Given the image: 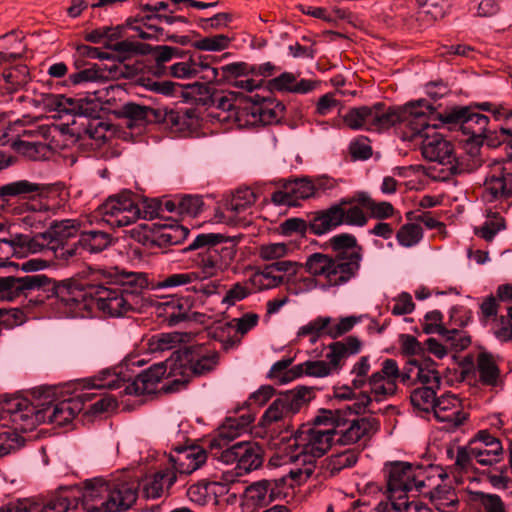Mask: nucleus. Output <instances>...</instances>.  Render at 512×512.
Masks as SVG:
<instances>
[{"instance_id": "obj_1", "label": "nucleus", "mask_w": 512, "mask_h": 512, "mask_svg": "<svg viewBox=\"0 0 512 512\" xmlns=\"http://www.w3.org/2000/svg\"><path fill=\"white\" fill-rule=\"evenodd\" d=\"M93 274L101 281L99 284L68 279L54 285V305L61 316L84 318L94 305L110 317H123L135 309L137 297L128 289L119 287L111 271L99 269Z\"/></svg>"}, {"instance_id": "obj_2", "label": "nucleus", "mask_w": 512, "mask_h": 512, "mask_svg": "<svg viewBox=\"0 0 512 512\" xmlns=\"http://www.w3.org/2000/svg\"><path fill=\"white\" fill-rule=\"evenodd\" d=\"M334 256L313 253L305 262V270L311 277L303 278L308 287H319L326 291L339 288L354 279L363 260V247L350 233L334 235L329 240Z\"/></svg>"}, {"instance_id": "obj_3", "label": "nucleus", "mask_w": 512, "mask_h": 512, "mask_svg": "<svg viewBox=\"0 0 512 512\" xmlns=\"http://www.w3.org/2000/svg\"><path fill=\"white\" fill-rule=\"evenodd\" d=\"M334 436L318 427H303L287 446L271 457L272 466L293 464L289 475L296 484L305 482L316 468V459L322 457L332 446Z\"/></svg>"}, {"instance_id": "obj_4", "label": "nucleus", "mask_w": 512, "mask_h": 512, "mask_svg": "<svg viewBox=\"0 0 512 512\" xmlns=\"http://www.w3.org/2000/svg\"><path fill=\"white\" fill-rule=\"evenodd\" d=\"M370 356H361L352 366V386L355 389H363L368 386L369 391H362L360 397L347 409L355 414L366 411L372 400L384 401L396 394L398 383H403V369L399 368L396 360L384 359L379 368L370 374Z\"/></svg>"}, {"instance_id": "obj_5", "label": "nucleus", "mask_w": 512, "mask_h": 512, "mask_svg": "<svg viewBox=\"0 0 512 512\" xmlns=\"http://www.w3.org/2000/svg\"><path fill=\"white\" fill-rule=\"evenodd\" d=\"M200 250L195 258L196 273L206 280L224 272L237 252V241L220 233H201L185 248V251Z\"/></svg>"}, {"instance_id": "obj_6", "label": "nucleus", "mask_w": 512, "mask_h": 512, "mask_svg": "<svg viewBox=\"0 0 512 512\" xmlns=\"http://www.w3.org/2000/svg\"><path fill=\"white\" fill-rule=\"evenodd\" d=\"M170 358L164 362L152 365L137 375L133 380H125L114 370H103L98 375L86 381L88 387L98 389L123 388L126 395H143L153 393L162 378H171L168 390H177L181 383L175 382V377L169 375Z\"/></svg>"}, {"instance_id": "obj_7", "label": "nucleus", "mask_w": 512, "mask_h": 512, "mask_svg": "<svg viewBox=\"0 0 512 512\" xmlns=\"http://www.w3.org/2000/svg\"><path fill=\"white\" fill-rule=\"evenodd\" d=\"M428 109L429 102L424 99L411 101L403 106L375 103L371 106L370 131L382 132L397 127L400 130L401 139L407 141L417 134L416 124Z\"/></svg>"}, {"instance_id": "obj_8", "label": "nucleus", "mask_w": 512, "mask_h": 512, "mask_svg": "<svg viewBox=\"0 0 512 512\" xmlns=\"http://www.w3.org/2000/svg\"><path fill=\"white\" fill-rule=\"evenodd\" d=\"M441 116L443 115L429 103V109L424 111L423 117L416 124L417 134L407 141L420 144L425 159L451 165L455 160L453 146L437 131Z\"/></svg>"}, {"instance_id": "obj_9", "label": "nucleus", "mask_w": 512, "mask_h": 512, "mask_svg": "<svg viewBox=\"0 0 512 512\" xmlns=\"http://www.w3.org/2000/svg\"><path fill=\"white\" fill-rule=\"evenodd\" d=\"M219 362V354L206 345H192L175 351L170 357L169 375L175 382L186 384L193 376L213 371Z\"/></svg>"}, {"instance_id": "obj_10", "label": "nucleus", "mask_w": 512, "mask_h": 512, "mask_svg": "<svg viewBox=\"0 0 512 512\" xmlns=\"http://www.w3.org/2000/svg\"><path fill=\"white\" fill-rule=\"evenodd\" d=\"M436 468L433 466L412 465L408 462H392L385 465L384 473L387 480L389 500L398 495H407L409 491L423 492L431 487Z\"/></svg>"}, {"instance_id": "obj_11", "label": "nucleus", "mask_w": 512, "mask_h": 512, "mask_svg": "<svg viewBox=\"0 0 512 512\" xmlns=\"http://www.w3.org/2000/svg\"><path fill=\"white\" fill-rule=\"evenodd\" d=\"M512 196V158L494 162L486 175L482 200L488 204L497 203L501 209L508 207V199Z\"/></svg>"}, {"instance_id": "obj_12", "label": "nucleus", "mask_w": 512, "mask_h": 512, "mask_svg": "<svg viewBox=\"0 0 512 512\" xmlns=\"http://www.w3.org/2000/svg\"><path fill=\"white\" fill-rule=\"evenodd\" d=\"M296 484L289 475V471L279 478L262 479L251 483L244 492V501L247 505L259 508L269 503L284 498Z\"/></svg>"}, {"instance_id": "obj_13", "label": "nucleus", "mask_w": 512, "mask_h": 512, "mask_svg": "<svg viewBox=\"0 0 512 512\" xmlns=\"http://www.w3.org/2000/svg\"><path fill=\"white\" fill-rule=\"evenodd\" d=\"M103 221L112 228L128 226L140 217V208L130 192L109 197L99 209Z\"/></svg>"}, {"instance_id": "obj_14", "label": "nucleus", "mask_w": 512, "mask_h": 512, "mask_svg": "<svg viewBox=\"0 0 512 512\" xmlns=\"http://www.w3.org/2000/svg\"><path fill=\"white\" fill-rule=\"evenodd\" d=\"M310 394V390L305 387L295 388L281 394L262 415L261 425L268 427L297 413L308 402Z\"/></svg>"}, {"instance_id": "obj_15", "label": "nucleus", "mask_w": 512, "mask_h": 512, "mask_svg": "<svg viewBox=\"0 0 512 512\" xmlns=\"http://www.w3.org/2000/svg\"><path fill=\"white\" fill-rule=\"evenodd\" d=\"M175 9H170L163 14H147L141 18H134L127 20V26L136 36L143 40H172L176 41L175 36L165 34L162 27L155 24L154 21L159 23H166L167 25H174L176 23L186 24L187 19L184 16L173 15Z\"/></svg>"}, {"instance_id": "obj_16", "label": "nucleus", "mask_w": 512, "mask_h": 512, "mask_svg": "<svg viewBox=\"0 0 512 512\" xmlns=\"http://www.w3.org/2000/svg\"><path fill=\"white\" fill-rule=\"evenodd\" d=\"M80 495L77 489L60 488L49 500L43 504L33 503L24 499L12 502L0 508V512H68L76 509L71 498Z\"/></svg>"}, {"instance_id": "obj_17", "label": "nucleus", "mask_w": 512, "mask_h": 512, "mask_svg": "<svg viewBox=\"0 0 512 512\" xmlns=\"http://www.w3.org/2000/svg\"><path fill=\"white\" fill-rule=\"evenodd\" d=\"M379 430V421L372 416L346 419L344 416L336 425L335 442L341 445H351L361 439L370 437Z\"/></svg>"}, {"instance_id": "obj_18", "label": "nucleus", "mask_w": 512, "mask_h": 512, "mask_svg": "<svg viewBox=\"0 0 512 512\" xmlns=\"http://www.w3.org/2000/svg\"><path fill=\"white\" fill-rule=\"evenodd\" d=\"M247 103L246 125H270L281 120L284 114V106L272 99L255 94L249 97Z\"/></svg>"}, {"instance_id": "obj_19", "label": "nucleus", "mask_w": 512, "mask_h": 512, "mask_svg": "<svg viewBox=\"0 0 512 512\" xmlns=\"http://www.w3.org/2000/svg\"><path fill=\"white\" fill-rule=\"evenodd\" d=\"M471 453L477 464L492 466L497 464L503 455V446L499 438L488 430L478 431L469 441Z\"/></svg>"}, {"instance_id": "obj_20", "label": "nucleus", "mask_w": 512, "mask_h": 512, "mask_svg": "<svg viewBox=\"0 0 512 512\" xmlns=\"http://www.w3.org/2000/svg\"><path fill=\"white\" fill-rule=\"evenodd\" d=\"M213 110L210 117L221 123H233L237 126H245L247 104L243 107L237 105V100L232 93H214L211 95Z\"/></svg>"}, {"instance_id": "obj_21", "label": "nucleus", "mask_w": 512, "mask_h": 512, "mask_svg": "<svg viewBox=\"0 0 512 512\" xmlns=\"http://www.w3.org/2000/svg\"><path fill=\"white\" fill-rule=\"evenodd\" d=\"M65 488L79 490L80 495L71 498L75 508L81 503L86 512H101L103 508L101 502H106L109 498L110 483L102 478H95L87 480L84 483V487L71 486Z\"/></svg>"}, {"instance_id": "obj_22", "label": "nucleus", "mask_w": 512, "mask_h": 512, "mask_svg": "<svg viewBox=\"0 0 512 512\" xmlns=\"http://www.w3.org/2000/svg\"><path fill=\"white\" fill-rule=\"evenodd\" d=\"M417 382L423 387L440 388L441 377L433 361L411 359L407 362L403 368V384L412 386Z\"/></svg>"}, {"instance_id": "obj_23", "label": "nucleus", "mask_w": 512, "mask_h": 512, "mask_svg": "<svg viewBox=\"0 0 512 512\" xmlns=\"http://www.w3.org/2000/svg\"><path fill=\"white\" fill-rule=\"evenodd\" d=\"M441 123H459L461 130L472 137H483L488 129L489 118L466 107L455 108L441 116Z\"/></svg>"}, {"instance_id": "obj_24", "label": "nucleus", "mask_w": 512, "mask_h": 512, "mask_svg": "<svg viewBox=\"0 0 512 512\" xmlns=\"http://www.w3.org/2000/svg\"><path fill=\"white\" fill-rule=\"evenodd\" d=\"M208 452L200 446L175 449L169 455V464L176 475H189L201 468L207 461Z\"/></svg>"}, {"instance_id": "obj_25", "label": "nucleus", "mask_w": 512, "mask_h": 512, "mask_svg": "<svg viewBox=\"0 0 512 512\" xmlns=\"http://www.w3.org/2000/svg\"><path fill=\"white\" fill-rule=\"evenodd\" d=\"M315 195V186L309 178H300L287 181L282 189L275 191L271 200L275 205L297 206L300 200L308 199Z\"/></svg>"}, {"instance_id": "obj_26", "label": "nucleus", "mask_w": 512, "mask_h": 512, "mask_svg": "<svg viewBox=\"0 0 512 512\" xmlns=\"http://www.w3.org/2000/svg\"><path fill=\"white\" fill-rule=\"evenodd\" d=\"M298 264L293 261H277L266 265L256 271L250 278V283L255 290H268L278 287L283 281V273L292 271L295 273Z\"/></svg>"}, {"instance_id": "obj_27", "label": "nucleus", "mask_w": 512, "mask_h": 512, "mask_svg": "<svg viewBox=\"0 0 512 512\" xmlns=\"http://www.w3.org/2000/svg\"><path fill=\"white\" fill-rule=\"evenodd\" d=\"M43 245L24 234L11 235L10 238H0V267L13 265L9 260L13 257H22L27 253H37Z\"/></svg>"}, {"instance_id": "obj_28", "label": "nucleus", "mask_w": 512, "mask_h": 512, "mask_svg": "<svg viewBox=\"0 0 512 512\" xmlns=\"http://www.w3.org/2000/svg\"><path fill=\"white\" fill-rule=\"evenodd\" d=\"M435 478L431 482V487L423 489L421 494L428 495L432 504L440 512H457L459 500L454 489L447 484H442L444 479L442 474L436 469Z\"/></svg>"}, {"instance_id": "obj_29", "label": "nucleus", "mask_w": 512, "mask_h": 512, "mask_svg": "<svg viewBox=\"0 0 512 512\" xmlns=\"http://www.w3.org/2000/svg\"><path fill=\"white\" fill-rule=\"evenodd\" d=\"M48 282V277L40 274L24 277H0V299L13 300L21 293L38 289Z\"/></svg>"}, {"instance_id": "obj_30", "label": "nucleus", "mask_w": 512, "mask_h": 512, "mask_svg": "<svg viewBox=\"0 0 512 512\" xmlns=\"http://www.w3.org/2000/svg\"><path fill=\"white\" fill-rule=\"evenodd\" d=\"M433 412L439 422L445 423V428L455 429L466 420L460 400L453 394H443L437 398Z\"/></svg>"}, {"instance_id": "obj_31", "label": "nucleus", "mask_w": 512, "mask_h": 512, "mask_svg": "<svg viewBox=\"0 0 512 512\" xmlns=\"http://www.w3.org/2000/svg\"><path fill=\"white\" fill-rule=\"evenodd\" d=\"M354 204L353 197L342 198L337 204L316 214L310 223V230L315 235L326 234L343 225V206Z\"/></svg>"}, {"instance_id": "obj_32", "label": "nucleus", "mask_w": 512, "mask_h": 512, "mask_svg": "<svg viewBox=\"0 0 512 512\" xmlns=\"http://www.w3.org/2000/svg\"><path fill=\"white\" fill-rule=\"evenodd\" d=\"M138 495V483L136 481H118L110 483L109 498L101 502L105 510H125L130 508Z\"/></svg>"}, {"instance_id": "obj_33", "label": "nucleus", "mask_w": 512, "mask_h": 512, "mask_svg": "<svg viewBox=\"0 0 512 512\" xmlns=\"http://www.w3.org/2000/svg\"><path fill=\"white\" fill-rule=\"evenodd\" d=\"M475 370L481 385L491 389H497L503 386V377L500 368L492 354L480 352L476 359Z\"/></svg>"}, {"instance_id": "obj_34", "label": "nucleus", "mask_w": 512, "mask_h": 512, "mask_svg": "<svg viewBox=\"0 0 512 512\" xmlns=\"http://www.w3.org/2000/svg\"><path fill=\"white\" fill-rule=\"evenodd\" d=\"M222 79L229 81L234 78L235 87L253 91L262 85V80L248 78L251 73H255V68L244 62L231 63L221 67Z\"/></svg>"}, {"instance_id": "obj_35", "label": "nucleus", "mask_w": 512, "mask_h": 512, "mask_svg": "<svg viewBox=\"0 0 512 512\" xmlns=\"http://www.w3.org/2000/svg\"><path fill=\"white\" fill-rule=\"evenodd\" d=\"M254 421L251 414H243L237 417H228L218 428L216 436L212 439L215 445L229 444L231 441L241 436L249 430Z\"/></svg>"}, {"instance_id": "obj_36", "label": "nucleus", "mask_w": 512, "mask_h": 512, "mask_svg": "<svg viewBox=\"0 0 512 512\" xmlns=\"http://www.w3.org/2000/svg\"><path fill=\"white\" fill-rule=\"evenodd\" d=\"M227 485L221 482L199 481L191 485L187 490V497L198 505L216 504L218 497L226 494Z\"/></svg>"}, {"instance_id": "obj_37", "label": "nucleus", "mask_w": 512, "mask_h": 512, "mask_svg": "<svg viewBox=\"0 0 512 512\" xmlns=\"http://www.w3.org/2000/svg\"><path fill=\"white\" fill-rule=\"evenodd\" d=\"M176 480L177 475L170 467L160 469L143 479V493L147 498H159L170 490Z\"/></svg>"}, {"instance_id": "obj_38", "label": "nucleus", "mask_w": 512, "mask_h": 512, "mask_svg": "<svg viewBox=\"0 0 512 512\" xmlns=\"http://www.w3.org/2000/svg\"><path fill=\"white\" fill-rule=\"evenodd\" d=\"M361 347V341L354 336H349L342 341L330 344L326 359L328 360L327 364H329L332 373L341 368L342 362L346 358L359 353Z\"/></svg>"}, {"instance_id": "obj_39", "label": "nucleus", "mask_w": 512, "mask_h": 512, "mask_svg": "<svg viewBox=\"0 0 512 512\" xmlns=\"http://www.w3.org/2000/svg\"><path fill=\"white\" fill-rule=\"evenodd\" d=\"M484 223L474 229V233L487 242H490L502 230L506 229V222L502 216L504 210L501 205L494 203L486 205Z\"/></svg>"}, {"instance_id": "obj_40", "label": "nucleus", "mask_w": 512, "mask_h": 512, "mask_svg": "<svg viewBox=\"0 0 512 512\" xmlns=\"http://www.w3.org/2000/svg\"><path fill=\"white\" fill-rule=\"evenodd\" d=\"M47 191L45 184L18 180L0 186V198L9 201L11 198H26L30 195H42Z\"/></svg>"}, {"instance_id": "obj_41", "label": "nucleus", "mask_w": 512, "mask_h": 512, "mask_svg": "<svg viewBox=\"0 0 512 512\" xmlns=\"http://www.w3.org/2000/svg\"><path fill=\"white\" fill-rule=\"evenodd\" d=\"M262 462V449L258 444L248 441L239 442L238 475L256 470Z\"/></svg>"}, {"instance_id": "obj_42", "label": "nucleus", "mask_w": 512, "mask_h": 512, "mask_svg": "<svg viewBox=\"0 0 512 512\" xmlns=\"http://www.w3.org/2000/svg\"><path fill=\"white\" fill-rule=\"evenodd\" d=\"M9 400L5 399L0 402V414H6L3 409V405ZM18 432H23L21 429H17L16 425L12 421H7L6 425L0 422V457L5 456L13 451L18 450L24 443V439L19 435Z\"/></svg>"}, {"instance_id": "obj_43", "label": "nucleus", "mask_w": 512, "mask_h": 512, "mask_svg": "<svg viewBox=\"0 0 512 512\" xmlns=\"http://www.w3.org/2000/svg\"><path fill=\"white\" fill-rule=\"evenodd\" d=\"M354 203H358L369 211L370 216L375 219H388L393 217L395 208L390 202L374 200L369 193L361 191L353 196Z\"/></svg>"}, {"instance_id": "obj_44", "label": "nucleus", "mask_w": 512, "mask_h": 512, "mask_svg": "<svg viewBox=\"0 0 512 512\" xmlns=\"http://www.w3.org/2000/svg\"><path fill=\"white\" fill-rule=\"evenodd\" d=\"M377 512H431L420 500L409 501L407 495H398L392 500L381 501L376 506Z\"/></svg>"}, {"instance_id": "obj_45", "label": "nucleus", "mask_w": 512, "mask_h": 512, "mask_svg": "<svg viewBox=\"0 0 512 512\" xmlns=\"http://www.w3.org/2000/svg\"><path fill=\"white\" fill-rule=\"evenodd\" d=\"M359 454L360 451L357 448H349L341 452L333 453L327 459V471L331 475H335L344 469L353 467L359 459Z\"/></svg>"}, {"instance_id": "obj_46", "label": "nucleus", "mask_w": 512, "mask_h": 512, "mask_svg": "<svg viewBox=\"0 0 512 512\" xmlns=\"http://www.w3.org/2000/svg\"><path fill=\"white\" fill-rule=\"evenodd\" d=\"M471 502L477 512H509L500 496L484 492L471 494Z\"/></svg>"}, {"instance_id": "obj_47", "label": "nucleus", "mask_w": 512, "mask_h": 512, "mask_svg": "<svg viewBox=\"0 0 512 512\" xmlns=\"http://www.w3.org/2000/svg\"><path fill=\"white\" fill-rule=\"evenodd\" d=\"M78 244L82 250L89 253H98L108 247L110 244V235L97 230L81 232Z\"/></svg>"}, {"instance_id": "obj_48", "label": "nucleus", "mask_w": 512, "mask_h": 512, "mask_svg": "<svg viewBox=\"0 0 512 512\" xmlns=\"http://www.w3.org/2000/svg\"><path fill=\"white\" fill-rule=\"evenodd\" d=\"M105 46L117 53L116 58L119 62H125L134 55H144L149 51L148 45L129 39L105 44Z\"/></svg>"}, {"instance_id": "obj_49", "label": "nucleus", "mask_w": 512, "mask_h": 512, "mask_svg": "<svg viewBox=\"0 0 512 512\" xmlns=\"http://www.w3.org/2000/svg\"><path fill=\"white\" fill-rule=\"evenodd\" d=\"M196 271L173 273L164 276L156 284L157 289H174L179 287L191 288L195 282L200 281Z\"/></svg>"}, {"instance_id": "obj_50", "label": "nucleus", "mask_w": 512, "mask_h": 512, "mask_svg": "<svg viewBox=\"0 0 512 512\" xmlns=\"http://www.w3.org/2000/svg\"><path fill=\"white\" fill-rule=\"evenodd\" d=\"M255 201L256 196L252 189H238L233 194L232 198L227 202L225 210L226 212H229L236 216L245 212L249 207H251L255 203Z\"/></svg>"}, {"instance_id": "obj_51", "label": "nucleus", "mask_w": 512, "mask_h": 512, "mask_svg": "<svg viewBox=\"0 0 512 512\" xmlns=\"http://www.w3.org/2000/svg\"><path fill=\"white\" fill-rule=\"evenodd\" d=\"M24 45L14 34L0 38V64L16 60L23 55Z\"/></svg>"}, {"instance_id": "obj_52", "label": "nucleus", "mask_w": 512, "mask_h": 512, "mask_svg": "<svg viewBox=\"0 0 512 512\" xmlns=\"http://www.w3.org/2000/svg\"><path fill=\"white\" fill-rule=\"evenodd\" d=\"M346 126L353 130L366 129L370 131L371 106H361L350 109L343 117Z\"/></svg>"}, {"instance_id": "obj_53", "label": "nucleus", "mask_w": 512, "mask_h": 512, "mask_svg": "<svg viewBox=\"0 0 512 512\" xmlns=\"http://www.w3.org/2000/svg\"><path fill=\"white\" fill-rule=\"evenodd\" d=\"M209 455L226 465L236 464V468L238 467V457H239V442L229 446V444H221L214 446V440L209 441Z\"/></svg>"}, {"instance_id": "obj_54", "label": "nucleus", "mask_w": 512, "mask_h": 512, "mask_svg": "<svg viewBox=\"0 0 512 512\" xmlns=\"http://www.w3.org/2000/svg\"><path fill=\"white\" fill-rule=\"evenodd\" d=\"M439 388L420 387L411 392L410 400L413 407L419 411L429 412L433 410L436 398V391Z\"/></svg>"}, {"instance_id": "obj_55", "label": "nucleus", "mask_w": 512, "mask_h": 512, "mask_svg": "<svg viewBox=\"0 0 512 512\" xmlns=\"http://www.w3.org/2000/svg\"><path fill=\"white\" fill-rule=\"evenodd\" d=\"M185 335L178 332L160 333L149 339V350L152 352H164L176 348L184 341Z\"/></svg>"}, {"instance_id": "obj_56", "label": "nucleus", "mask_w": 512, "mask_h": 512, "mask_svg": "<svg viewBox=\"0 0 512 512\" xmlns=\"http://www.w3.org/2000/svg\"><path fill=\"white\" fill-rule=\"evenodd\" d=\"M293 376L308 375L313 377H327L332 374L329 364L325 360L305 361L291 368Z\"/></svg>"}, {"instance_id": "obj_57", "label": "nucleus", "mask_w": 512, "mask_h": 512, "mask_svg": "<svg viewBox=\"0 0 512 512\" xmlns=\"http://www.w3.org/2000/svg\"><path fill=\"white\" fill-rule=\"evenodd\" d=\"M114 279L119 287L128 289V292H133L138 298V294L148 287V278L144 273L125 272L120 276H115Z\"/></svg>"}, {"instance_id": "obj_58", "label": "nucleus", "mask_w": 512, "mask_h": 512, "mask_svg": "<svg viewBox=\"0 0 512 512\" xmlns=\"http://www.w3.org/2000/svg\"><path fill=\"white\" fill-rule=\"evenodd\" d=\"M193 306L189 298H178L166 303L168 322L170 325L178 324L188 319L189 312Z\"/></svg>"}, {"instance_id": "obj_59", "label": "nucleus", "mask_w": 512, "mask_h": 512, "mask_svg": "<svg viewBox=\"0 0 512 512\" xmlns=\"http://www.w3.org/2000/svg\"><path fill=\"white\" fill-rule=\"evenodd\" d=\"M189 234V230L181 225L170 226L160 231L153 242L158 246L177 245L183 242Z\"/></svg>"}, {"instance_id": "obj_60", "label": "nucleus", "mask_w": 512, "mask_h": 512, "mask_svg": "<svg viewBox=\"0 0 512 512\" xmlns=\"http://www.w3.org/2000/svg\"><path fill=\"white\" fill-rule=\"evenodd\" d=\"M293 251L291 244L283 242L266 243L258 248V256L264 261H279Z\"/></svg>"}, {"instance_id": "obj_61", "label": "nucleus", "mask_w": 512, "mask_h": 512, "mask_svg": "<svg viewBox=\"0 0 512 512\" xmlns=\"http://www.w3.org/2000/svg\"><path fill=\"white\" fill-rule=\"evenodd\" d=\"M423 237L420 225L407 223L400 227L396 233V239L400 246L410 248L417 245Z\"/></svg>"}, {"instance_id": "obj_62", "label": "nucleus", "mask_w": 512, "mask_h": 512, "mask_svg": "<svg viewBox=\"0 0 512 512\" xmlns=\"http://www.w3.org/2000/svg\"><path fill=\"white\" fill-rule=\"evenodd\" d=\"M343 414L340 410L322 409L315 416L313 427L322 428V431H329L333 436L336 433V425L340 423Z\"/></svg>"}, {"instance_id": "obj_63", "label": "nucleus", "mask_w": 512, "mask_h": 512, "mask_svg": "<svg viewBox=\"0 0 512 512\" xmlns=\"http://www.w3.org/2000/svg\"><path fill=\"white\" fill-rule=\"evenodd\" d=\"M209 56H198L197 57V74L196 78H199L207 83L222 82V71L221 68L217 69L211 66Z\"/></svg>"}, {"instance_id": "obj_64", "label": "nucleus", "mask_w": 512, "mask_h": 512, "mask_svg": "<svg viewBox=\"0 0 512 512\" xmlns=\"http://www.w3.org/2000/svg\"><path fill=\"white\" fill-rule=\"evenodd\" d=\"M79 231L80 224L77 220L74 219H65L59 222H55L50 227V235L60 242L76 236Z\"/></svg>"}]
</instances>
